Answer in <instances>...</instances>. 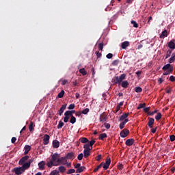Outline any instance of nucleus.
<instances>
[{
  "label": "nucleus",
  "mask_w": 175,
  "mask_h": 175,
  "mask_svg": "<svg viewBox=\"0 0 175 175\" xmlns=\"http://www.w3.org/2000/svg\"><path fill=\"white\" fill-rule=\"evenodd\" d=\"M126 78V75L122 74L120 77L118 76L113 77L111 81L113 84L114 85L118 84V85H120L121 83H122V81L125 80Z\"/></svg>",
  "instance_id": "f257e3e1"
},
{
  "label": "nucleus",
  "mask_w": 175,
  "mask_h": 175,
  "mask_svg": "<svg viewBox=\"0 0 175 175\" xmlns=\"http://www.w3.org/2000/svg\"><path fill=\"white\" fill-rule=\"evenodd\" d=\"M57 163H61V165H66L68 163V159L66 157H60L57 159Z\"/></svg>",
  "instance_id": "f03ea898"
},
{
  "label": "nucleus",
  "mask_w": 175,
  "mask_h": 175,
  "mask_svg": "<svg viewBox=\"0 0 175 175\" xmlns=\"http://www.w3.org/2000/svg\"><path fill=\"white\" fill-rule=\"evenodd\" d=\"M29 159V156H27V154H25V157H22L18 162V165H24V163H25V162H27V161Z\"/></svg>",
  "instance_id": "7ed1b4c3"
},
{
  "label": "nucleus",
  "mask_w": 175,
  "mask_h": 175,
  "mask_svg": "<svg viewBox=\"0 0 175 175\" xmlns=\"http://www.w3.org/2000/svg\"><path fill=\"white\" fill-rule=\"evenodd\" d=\"M49 143H50V135L45 134L44 135L43 144H44V146H47Z\"/></svg>",
  "instance_id": "20e7f679"
},
{
  "label": "nucleus",
  "mask_w": 175,
  "mask_h": 175,
  "mask_svg": "<svg viewBox=\"0 0 175 175\" xmlns=\"http://www.w3.org/2000/svg\"><path fill=\"white\" fill-rule=\"evenodd\" d=\"M148 126L151 129L154 126V122L155 120L154 119V118H148Z\"/></svg>",
  "instance_id": "39448f33"
},
{
  "label": "nucleus",
  "mask_w": 175,
  "mask_h": 175,
  "mask_svg": "<svg viewBox=\"0 0 175 175\" xmlns=\"http://www.w3.org/2000/svg\"><path fill=\"white\" fill-rule=\"evenodd\" d=\"M129 135V131L127 129H124L121 132H120V136L123 138L126 137Z\"/></svg>",
  "instance_id": "423d86ee"
},
{
  "label": "nucleus",
  "mask_w": 175,
  "mask_h": 175,
  "mask_svg": "<svg viewBox=\"0 0 175 175\" xmlns=\"http://www.w3.org/2000/svg\"><path fill=\"white\" fill-rule=\"evenodd\" d=\"M14 172L15 174H17V175L23 174V173H24V171L21 167H15L14 169Z\"/></svg>",
  "instance_id": "0eeeda50"
},
{
  "label": "nucleus",
  "mask_w": 175,
  "mask_h": 175,
  "mask_svg": "<svg viewBox=\"0 0 175 175\" xmlns=\"http://www.w3.org/2000/svg\"><path fill=\"white\" fill-rule=\"evenodd\" d=\"M110 163H111V160L109 158L106 160L105 163L103 166L104 170H107V169H109V166H110Z\"/></svg>",
  "instance_id": "6e6552de"
},
{
  "label": "nucleus",
  "mask_w": 175,
  "mask_h": 175,
  "mask_svg": "<svg viewBox=\"0 0 175 175\" xmlns=\"http://www.w3.org/2000/svg\"><path fill=\"white\" fill-rule=\"evenodd\" d=\"M133 143H135V139L133 138L129 139L125 142L126 146H128L129 147H131V146H133Z\"/></svg>",
  "instance_id": "1a4fd4ad"
},
{
  "label": "nucleus",
  "mask_w": 175,
  "mask_h": 175,
  "mask_svg": "<svg viewBox=\"0 0 175 175\" xmlns=\"http://www.w3.org/2000/svg\"><path fill=\"white\" fill-rule=\"evenodd\" d=\"M65 157L67 159H71L72 161H73V159H75V153L73 152H68Z\"/></svg>",
  "instance_id": "9d476101"
},
{
  "label": "nucleus",
  "mask_w": 175,
  "mask_h": 175,
  "mask_svg": "<svg viewBox=\"0 0 175 175\" xmlns=\"http://www.w3.org/2000/svg\"><path fill=\"white\" fill-rule=\"evenodd\" d=\"M29 167H31V165L27 162L24 163L21 167L22 170H23V172H25V170H27V169H29Z\"/></svg>",
  "instance_id": "9b49d317"
},
{
  "label": "nucleus",
  "mask_w": 175,
  "mask_h": 175,
  "mask_svg": "<svg viewBox=\"0 0 175 175\" xmlns=\"http://www.w3.org/2000/svg\"><path fill=\"white\" fill-rule=\"evenodd\" d=\"M58 163H54V161H53V160L48 161L46 163V166H48V167L51 168L52 166H58Z\"/></svg>",
  "instance_id": "f8f14e48"
},
{
  "label": "nucleus",
  "mask_w": 175,
  "mask_h": 175,
  "mask_svg": "<svg viewBox=\"0 0 175 175\" xmlns=\"http://www.w3.org/2000/svg\"><path fill=\"white\" fill-rule=\"evenodd\" d=\"M44 166H46V163L44 162V161H42L38 163V167L40 170H44Z\"/></svg>",
  "instance_id": "ddd939ff"
},
{
  "label": "nucleus",
  "mask_w": 175,
  "mask_h": 175,
  "mask_svg": "<svg viewBox=\"0 0 175 175\" xmlns=\"http://www.w3.org/2000/svg\"><path fill=\"white\" fill-rule=\"evenodd\" d=\"M129 117V113H123L119 118L118 121H124L126 118Z\"/></svg>",
  "instance_id": "4468645a"
},
{
  "label": "nucleus",
  "mask_w": 175,
  "mask_h": 175,
  "mask_svg": "<svg viewBox=\"0 0 175 175\" xmlns=\"http://www.w3.org/2000/svg\"><path fill=\"white\" fill-rule=\"evenodd\" d=\"M175 40L173 39L169 43H168V47L170 49H172V50H174L175 49Z\"/></svg>",
  "instance_id": "2eb2a0df"
},
{
  "label": "nucleus",
  "mask_w": 175,
  "mask_h": 175,
  "mask_svg": "<svg viewBox=\"0 0 175 175\" xmlns=\"http://www.w3.org/2000/svg\"><path fill=\"white\" fill-rule=\"evenodd\" d=\"M129 41H124L121 44V48L123 50L126 49V47H129Z\"/></svg>",
  "instance_id": "dca6fc26"
},
{
  "label": "nucleus",
  "mask_w": 175,
  "mask_h": 175,
  "mask_svg": "<svg viewBox=\"0 0 175 175\" xmlns=\"http://www.w3.org/2000/svg\"><path fill=\"white\" fill-rule=\"evenodd\" d=\"M107 116L103 113L100 116V122H106Z\"/></svg>",
  "instance_id": "f3484780"
},
{
  "label": "nucleus",
  "mask_w": 175,
  "mask_h": 175,
  "mask_svg": "<svg viewBox=\"0 0 175 175\" xmlns=\"http://www.w3.org/2000/svg\"><path fill=\"white\" fill-rule=\"evenodd\" d=\"M52 144L53 148H58L59 147V141L55 139L53 141Z\"/></svg>",
  "instance_id": "a211bd4d"
},
{
  "label": "nucleus",
  "mask_w": 175,
  "mask_h": 175,
  "mask_svg": "<svg viewBox=\"0 0 175 175\" xmlns=\"http://www.w3.org/2000/svg\"><path fill=\"white\" fill-rule=\"evenodd\" d=\"M24 150H25L24 155H27L28 152L31 151V146L26 145L24 148Z\"/></svg>",
  "instance_id": "6ab92c4d"
},
{
  "label": "nucleus",
  "mask_w": 175,
  "mask_h": 175,
  "mask_svg": "<svg viewBox=\"0 0 175 175\" xmlns=\"http://www.w3.org/2000/svg\"><path fill=\"white\" fill-rule=\"evenodd\" d=\"M59 159V155L58 153H54L52 155V161L55 162V161H58Z\"/></svg>",
  "instance_id": "aec40b11"
},
{
  "label": "nucleus",
  "mask_w": 175,
  "mask_h": 175,
  "mask_svg": "<svg viewBox=\"0 0 175 175\" xmlns=\"http://www.w3.org/2000/svg\"><path fill=\"white\" fill-rule=\"evenodd\" d=\"M172 71H173V66L170 65V64H167L166 65H165L162 69L163 70H170V69H172Z\"/></svg>",
  "instance_id": "412c9836"
},
{
  "label": "nucleus",
  "mask_w": 175,
  "mask_h": 175,
  "mask_svg": "<svg viewBox=\"0 0 175 175\" xmlns=\"http://www.w3.org/2000/svg\"><path fill=\"white\" fill-rule=\"evenodd\" d=\"M165 38H167V30L166 29L163 31L160 35V39H165Z\"/></svg>",
  "instance_id": "4be33fe9"
},
{
  "label": "nucleus",
  "mask_w": 175,
  "mask_h": 175,
  "mask_svg": "<svg viewBox=\"0 0 175 175\" xmlns=\"http://www.w3.org/2000/svg\"><path fill=\"white\" fill-rule=\"evenodd\" d=\"M66 109V104H64L62 106V107L59 110V116H62L64 111H65Z\"/></svg>",
  "instance_id": "5701e85b"
},
{
  "label": "nucleus",
  "mask_w": 175,
  "mask_h": 175,
  "mask_svg": "<svg viewBox=\"0 0 175 175\" xmlns=\"http://www.w3.org/2000/svg\"><path fill=\"white\" fill-rule=\"evenodd\" d=\"M90 155H91V150H83L84 158H88L90 157Z\"/></svg>",
  "instance_id": "b1692460"
},
{
  "label": "nucleus",
  "mask_w": 175,
  "mask_h": 175,
  "mask_svg": "<svg viewBox=\"0 0 175 175\" xmlns=\"http://www.w3.org/2000/svg\"><path fill=\"white\" fill-rule=\"evenodd\" d=\"M121 85L122 88H128V86L129 85V82H128V81H124L122 82Z\"/></svg>",
  "instance_id": "393cba45"
},
{
  "label": "nucleus",
  "mask_w": 175,
  "mask_h": 175,
  "mask_svg": "<svg viewBox=\"0 0 175 175\" xmlns=\"http://www.w3.org/2000/svg\"><path fill=\"white\" fill-rule=\"evenodd\" d=\"M65 113L67 114V116L72 117V116H73V114H75L76 113V111L75 110L66 111Z\"/></svg>",
  "instance_id": "a878e982"
},
{
  "label": "nucleus",
  "mask_w": 175,
  "mask_h": 175,
  "mask_svg": "<svg viewBox=\"0 0 175 175\" xmlns=\"http://www.w3.org/2000/svg\"><path fill=\"white\" fill-rule=\"evenodd\" d=\"M175 61V53H172V57L169 59V64H173Z\"/></svg>",
  "instance_id": "bb28decb"
},
{
  "label": "nucleus",
  "mask_w": 175,
  "mask_h": 175,
  "mask_svg": "<svg viewBox=\"0 0 175 175\" xmlns=\"http://www.w3.org/2000/svg\"><path fill=\"white\" fill-rule=\"evenodd\" d=\"M106 137H107V134L104 133L99 135L98 139H99V140H103V139H106Z\"/></svg>",
  "instance_id": "cd10ccee"
},
{
  "label": "nucleus",
  "mask_w": 175,
  "mask_h": 175,
  "mask_svg": "<svg viewBox=\"0 0 175 175\" xmlns=\"http://www.w3.org/2000/svg\"><path fill=\"white\" fill-rule=\"evenodd\" d=\"M58 169L59 172H60V173H65V172H66V168L64 166H59Z\"/></svg>",
  "instance_id": "c85d7f7f"
},
{
  "label": "nucleus",
  "mask_w": 175,
  "mask_h": 175,
  "mask_svg": "<svg viewBox=\"0 0 175 175\" xmlns=\"http://www.w3.org/2000/svg\"><path fill=\"white\" fill-rule=\"evenodd\" d=\"M85 169V167L81 166L80 168L77 169L76 173H83Z\"/></svg>",
  "instance_id": "c756f323"
},
{
  "label": "nucleus",
  "mask_w": 175,
  "mask_h": 175,
  "mask_svg": "<svg viewBox=\"0 0 175 175\" xmlns=\"http://www.w3.org/2000/svg\"><path fill=\"white\" fill-rule=\"evenodd\" d=\"M80 142L81 143L85 144V143H88L89 140H88V138L87 137H81L80 138Z\"/></svg>",
  "instance_id": "7c9ffc66"
},
{
  "label": "nucleus",
  "mask_w": 175,
  "mask_h": 175,
  "mask_svg": "<svg viewBox=\"0 0 175 175\" xmlns=\"http://www.w3.org/2000/svg\"><path fill=\"white\" fill-rule=\"evenodd\" d=\"M64 122H68L69 121V118H70V116L66 113H64Z\"/></svg>",
  "instance_id": "2f4dec72"
},
{
  "label": "nucleus",
  "mask_w": 175,
  "mask_h": 175,
  "mask_svg": "<svg viewBox=\"0 0 175 175\" xmlns=\"http://www.w3.org/2000/svg\"><path fill=\"white\" fill-rule=\"evenodd\" d=\"M161 118H162V113H161V112L157 113V116H155V120H157V121H159V120H161Z\"/></svg>",
  "instance_id": "473e14b6"
},
{
  "label": "nucleus",
  "mask_w": 175,
  "mask_h": 175,
  "mask_svg": "<svg viewBox=\"0 0 175 175\" xmlns=\"http://www.w3.org/2000/svg\"><path fill=\"white\" fill-rule=\"evenodd\" d=\"M79 73H81L83 76H85L87 75V71H85V68H81L79 70Z\"/></svg>",
  "instance_id": "72a5a7b5"
},
{
  "label": "nucleus",
  "mask_w": 175,
  "mask_h": 175,
  "mask_svg": "<svg viewBox=\"0 0 175 175\" xmlns=\"http://www.w3.org/2000/svg\"><path fill=\"white\" fill-rule=\"evenodd\" d=\"M90 144H85L83 145L84 150H92V148H90Z\"/></svg>",
  "instance_id": "f704fd0d"
},
{
  "label": "nucleus",
  "mask_w": 175,
  "mask_h": 175,
  "mask_svg": "<svg viewBox=\"0 0 175 175\" xmlns=\"http://www.w3.org/2000/svg\"><path fill=\"white\" fill-rule=\"evenodd\" d=\"M102 166H103V163H101L100 165H98L94 170V173H96V172H98V170H99V169H100V167H102Z\"/></svg>",
  "instance_id": "c9c22d12"
},
{
  "label": "nucleus",
  "mask_w": 175,
  "mask_h": 175,
  "mask_svg": "<svg viewBox=\"0 0 175 175\" xmlns=\"http://www.w3.org/2000/svg\"><path fill=\"white\" fill-rule=\"evenodd\" d=\"M49 175H59V171H58V170H55L52 171Z\"/></svg>",
  "instance_id": "e433bc0d"
},
{
  "label": "nucleus",
  "mask_w": 175,
  "mask_h": 175,
  "mask_svg": "<svg viewBox=\"0 0 175 175\" xmlns=\"http://www.w3.org/2000/svg\"><path fill=\"white\" fill-rule=\"evenodd\" d=\"M172 51L170 49L167 51L166 55H165V59H167V58H169V57L172 55Z\"/></svg>",
  "instance_id": "4c0bfd02"
},
{
  "label": "nucleus",
  "mask_w": 175,
  "mask_h": 175,
  "mask_svg": "<svg viewBox=\"0 0 175 175\" xmlns=\"http://www.w3.org/2000/svg\"><path fill=\"white\" fill-rule=\"evenodd\" d=\"M170 73H173L172 68H171L170 70H168L166 72H164L163 75V76H167V75H170Z\"/></svg>",
  "instance_id": "58836bf2"
},
{
  "label": "nucleus",
  "mask_w": 175,
  "mask_h": 175,
  "mask_svg": "<svg viewBox=\"0 0 175 175\" xmlns=\"http://www.w3.org/2000/svg\"><path fill=\"white\" fill-rule=\"evenodd\" d=\"M135 92L140 93L143 91V89L141 87L137 86V87H135Z\"/></svg>",
  "instance_id": "ea45409f"
},
{
  "label": "nucleus",
  "mask_w": 175,
  "mask_h": 175,
  "mask_svg": "<svg viewBox=\"0 0 175 175\" xmlns=\"http://www.w3.org/2000/svg\"><path fill=\"white\" fill-rule=\"evenodd\" d=\"M64 95H65V91L62 90L57 95V98H64Z\"/></svg>",
  "instance_id": "a19ab883"
},
{
  "label": "nucleus",
  "mask_w": 175,
  "mask_h": 175,
  "mask_svg": "<svg viewBox=\"0 0 175 175\" xmlns=\"http://www.w3.org/2000/svg\"><path fill=\"white\" fill-rule=\"evenodd\" d=\"M70 124H75L76 122V117L75 116H70Z\"/></svg>",
  "instance_id": "79ce46f5"
},
{
  "label": "nucleus",
  "mask_w": 175,
  "mask_h": 175,
  "mask_svg": "<svg viewBox=\"0 0 175 175\" xmlns=\"http://www.w3.org/2000/svg\"><path fill=\"white\" fill-rule=\"evenodd\" d=\"M144 107H146V103H140L137 109V110H140V109H143Z\"/></svg>",
  "instance_id": "37998d69"
},
{
  "label": "nucleus",
  "mask_w": 175,
  "mask_h": 175,
  "mask_svg": "<svg viewBox=\"0 0 175 175\" xmlns=\"http://www.w3.org/2000/svg\"><path fill=\"white\" fill-rule=\"evenodd\" d=\"M131 23L133 25L134 28H139V25L137 24V23H136V21H131Z\"/></svg>",
  "instance_id": "c03bdc74"
},
{
  "label": "nucleus",
  "mask_w": 175,
  "mask_h": 175,
  "mask_svg": "<svg viewBox=\"0 0 175 175\" xmlns=\"http://www.w3.org/2000/svg\"><path fill=\"white\" fill-rule=\"evenodd\" d=\"M64 125H65V124L63 123V122L60 120L57 125V129H61V128H62V126H64Z\"/></svg>",
  "instance_id": "a18cd8bd"
},
{
  "label": "nucleus",
  "mask_w": 175,
  "mask_h": 175,
  "mask_svg": "<svg viewBox=\"0 0 175 175\" xmlns=\"http://www.w3.org/2000/svg\"><path fill=\"white\" fill-rule=\"evenodd\" d=\"M72 173H76V170L75 169H70L67 172V174H72Z\"/></svg>",
  "instance_id": "49530a36"
},
{
  "label": "nucleus",
  "mask_w": 175,
  "mask_h": 175,
  "mask_svg": "<svg viewBox=\"0 0 175 175\" xmlns=\"http://www.w3.org/2000/svg\"><path fill=\"white\" fill-rule=\"evenodd\" d=\"M89 112H90V109L86 108L82 111L81 113L82 114H88Z\"/></svg>",
  "instance_id": "de8ad7c7"
},
{
  "label": "nucleus",
  "mask_w": 175,
  "mask_h": 175,
  "mask_svg": "<svg viewBox=\"0 0 175 175\" xmlns=\"http://www.w3.org/2000/svg\"><path fill=\"white\" fill-rule=\"evenodd\" d=\"M75 107H76V105L75 104H70L68 109V110H73V109H75Z\"/></svg>",
  "instance_id": "09e8293b"
},
{
  "label": "nucleus",
  "mask_w": 175,
  "mask_h": 175,
  "mask_svg": "<svg viewBox=\"0 0 175 175\" xmlns=\"http://www.w3.org/2000/svg\"><path fill=\"white\" fill-rule=\"evenodd\" d=\"M29 129L30 131V132H32V130L33 129V122H31L29 126Z\"/></svg>",
  "instance_id": "8fccbe9b"
},
{
  "label": "nucleus",
  "mask_w": 175,
  "mask_h": 175,
  "mask_svg": "<svg viewBox=\"0 0 175 175\" xmlns=\"http://www.w3.org/2000/svg\"><path fill=\"white\" fill-rule=\"evenodd\" d=\"M60 81H62V85H65L66 84H68L67 79H61Z\"/></svg>",
  "instance_id": "3c124183"
},
{
  "label": "nucleus",
  "mask_w": 175,
  "mask_h": 175,
  "mask_svg": "<svg viewBox=\"0 0 175 175\" xmlns=\"http://www.w3.org/2000/svg\"><path fill=\"white\" fill-rule=\"evenodd\" d=\"M83 157H84V154L83 153H81L78 155L77 159H79V161H81V159H83Z\"/></svg>",
  "instance_id": "603ef678"
},
{
  "label": "nucleus",
  "mask_w": 175,
  "mask_h": 175,
  "mask_svg": "<svg viewBox=\"0 0 175 175\" xmlns=\"http://www.w3.org/2000/svg\"><path fill=\"white\" fill-rule=\"evenodd\" d=\"M124 126H125V123L124 122H122L119 125L120 129H124Z\"/></svg>",
  "instance_id": "864d4df0"
},
{
  "label": "nucleus",
  "mask_w": 175,
  "mask_h": 175,
  "mask_svg": "<svg viewBox=\"0 0 175 175\" xmlns=\"http://www.w3.org/2000/svg\"><path fill=\"white\" fill-rule=\"evenodd\" d=\"M119 62H120L119 60H114V61L112 62L113 66H117V65H118Z\"/></svg>",
  "instance_id": "5fc2aeb1"
},
{
  "label": "nucleus",
  "mask_w": 175,
  "mask_h": 175,
  "mask_svg": "<svg viewBox=\"0 0 175 175\" xmlns=\"http://www.w3.org/2000/svg\"><path fill=\"white\" fill-rule=\"evenodd\" d=\"M155 113H158V110L155 109L154 111L152 112H148V116H154V114H155Z\"/></svg>",
  "instance_id": "6e6d98bb"
},
{
  "label": "nucleus",
  "mask_w": 175,
  "mask_h": 175,
  "mask_svg": "<svg viewBox=\"0 0 175 175\" xmlns=\"http://www.w3.org/2000/svg\"><path fill=\"white\" fill-rule=\"evenodd\" d=\"M95 140L94 139H92L90 142V144H89V145L90 146V147H91V148L92 149V146H94V144H95Z\"/></svg>",
  "instance_id": "4d7b16f0"
},
{
  "label": "nucleus",
  "mask_w": 175,
  "mask_h": 175,
  "mask_svg": "<svg viewBox=\"0 0 175 175\" xmlns=\"http://www.w3.org/2000/svg\"><path fill=\"white\" fill-rule=\"evenodd\" d=\"M96 55L97 58H100V57H102V53H100L99 51H96Z\"/></svg>",
  "instance_id": "13d9d810"
},
{
  "label": "nucleus",
  "mask_w": 175,
  "mask_h": 175,
  "mask_svg": "<svg viewBox=\"0 0 175 175\" xmlns=\"http://www.w3.org/2000/svg\"><path fill=\"white\" fill-rule=\"evenodd\" d=\"M170 81H172V83L175 81V77L173 75H171L170 77Z\"/></svg>",
  "instance_id": "bf43d9fd"
},
{
  "label": "nucleus",
  "mask_w": 175,
  "mask_h": 175,
  "mask_svg": "<svg viewBox=\"0 0 175 175\" xmlns=\"http://www.w3.org/2000/svg\"><path fill=\"white\" fill-rule=\"evenodd\" d=\"M170 142H174V140H175V135H170Z\"/></svg>",
  "instance_id": "052dcab7"
},
{
  "label": "nucleus",
  "mask_w": 175,
  "mask_h": 175,
  "mask_svg": "<svg viewBox=\"0 0 175 175\" xmlns=\"http://www.w3.org/2000/svg\"><path fill=\"white\" fill-rule=\"evenodd\" d=\"M173 2V0H165V5H170Z\"/></svg>",
  "instance_id": "680f3d73"
},
{
  "label": "nucleus",
  "mask_w": 175,
  "mask_h": 175,
  "mask_svg": "<svg viewBox=\"0 0 175 175\" xmlns=\"http://www.w3.org/2000/svg\"><path fill=\"white\" fill-rule=\"evenodd\" d=\"M98 49L100 51L103 50V43H99L98 44Z\"/></svg>",
  "instance_id": "e2e57ef3"
},
{
  "label": "nucleus",
  "mask_w": 175,
  "mask_h": 175,
  "mask_svg": "<svg viewBox=\"0 0 175 175\" xmlns=\"http://www.w3.org/2000/svg\"><path fill=\"white\" fill-rule=\"evenodd\" d=\"M104 126H105L106 129H110V124L104 123Z\"/></svg>",
  "instance_id": "0e129e2a"
},
{
  "label": "nucleus",
  "mask_w": 175,
  "mask_h": 175,
  "mask_svg": "<svg viewBox=\"0 0 175 175\" xmlns=\"http://www.w3.org/2000/svg\"><path fill=\"white\" fill-rule=\"evenodd\" d=\"M17 140V138H16L15 137H13L11 139V142L12 143V144H14L16 143V141Z\"/></svg>",
  "instance_id": "69168bd1"
},
{
  "label": "nucleus",
  "mask_w": 175,
  "mask_h": 175,
  "mask_svg": "<svg viewBox=\"0 0 175 175\" xmlns=\"http://www.w3.org/2000/svg\"><path fill=\"white\" fill-rule=\"evenodd\" d=\"M144 113H150V107L144 108Z\"/></svg>",
  "instance_id": "338daca9"
},
{
  "label": "nucleus",
  "mask_w": 175,
  "mask_h": 175,
  "mask_svg": "<svg viewBox=\"0 0 175 175\" xmlns=\"http://www.w3.org/2000/svg\"><path fill=\"white\" fill-rule=\"evenodd\" d=\"M107 58L108 59H110L111 58H113V55L111 53H108L107 55H106Z\"/></svg>",
  "instance_id": "774afa93"
}]
</instances>
